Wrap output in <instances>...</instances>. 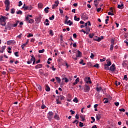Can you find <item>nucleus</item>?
Returning <instances> with one entry per match:
<instances>
[{"label": "nucleus", "mask_w": 128, "mask_h": 128, "mask_svg": "<svg viewBox=\"0 0 128 128\" xmlns=\"http://www.w3.org/2000/svg\"><path fill=\"white\" fill-rule=\"evenodd\" d=\"M4 4L6 6H10V0H5Z\"/></svg>", "instance_id": "17"}, {"label": "nucleus", "mask_w": 128, "mask_h": 128, "mask_svg": "<svg viewBox=\"0 0 128 128\" xmlns=\"http://www.w3.org/2000/svg\"><path fill=\"white\" fill-rule=\"evenodd\" d=\"M54 116V114L52 113V112H50L48 114V118L50 120Z\"/></svg>", "instance_id": "6"}, {"label": "nucleus", "mask_w": 128, "mask_h": 128, "mask_svg": "<svg viewBox=\"0 0 128 128\" xmlns=\"http://www.w3.org/2000/svg\"><path fill=\"white\" fill-rule=\"evenodd\" d=\"M94 6H98V0H95L94 1Z\"/></svg>", "instance_id": "43"}, {"label": "nucleus", "mask_w": 128, "mask_h": 128, "mask_svg": "<svg viewBox=\"0 0 128 128\" xmlns=\"http://www.w3.org/2000/svg\"><path fill=\"white\" fill-rule=\"evenodd\" d=\"M91 119L92 121H91V124H92L93 122H96V119L94 117H91Z\"/></svg>", "instance_id": "39"}, {"label": "nucleus", "mask_w": 128, "mask_h": 128, "mask_svg": "<svg viewBox=\"0 0 128 128\" xmlns=\"http://www.w3.org/2000/svg\"><path fill=\"white\" fill-rule=\"evenodd\" d=\"M49 20H54V16L52 15L51 17H50Z\"/></svg>", "instance_id": "36"}, {"label": "nucleus", "mask_w": 128, "mask_h": 128, "mask_svg": "<svg viewBox=\"0 0 128 128\" xmlns=\"http://www.w3.org/2000/svg\"><path fill=\"white\" fill-rule=\"evenodd\" d=\"M122 65L124 68H126V66H128V64L126 63V61H124L122 62Z\"/></svg>", "instance_id": "20"}, {"label": "nucleus", "mask_w": 128, "mask_h": 128, "mask_svg": "<svg viewBox=\"0 0 128 128\" xmlns=\"http://www.w3.org/2000/svg\"><path fill=\"white\" fill-rule=\"evenodd\" d=\"M14 55L16 56H18V52H16L14 53Z\"/></svg>", "instance_id": "62"}, {"label": "nucleus", "mask_w": 128, "mask_h": 128, "mask_svg": "<svg viewBox=\"0 0 128 128\" xmlns=\"http://www.w3.org/2000/svg\"><path fill=\"white\" fill-rule=\"evenodd\" d=\"M38 6L39 8H42V4L39 3L38 4Z\"/></svg>", "instance_id": "38"}, {"label": "nucleus", "mask_w": 128, "mask_h": 128, "mask_svg": "<svg viewBox=\"0 0 128 128\" xmlns=\"http://www.w3.org/2000/svg\"><path fill=\"white\" fill-rule=\"evenodd\" d=\"M54 4H55L52 6V8L53 10H54V8H56L58 6V4H60V2H58V0H57L54 2Z\"/></svg>", "instance_id": "7"}, {"label": "nucleus", "mask_w": 128, "mask_h": 128, "mask_svg": "<svg viewBox=\"0 0 128 128\" xmlns=\"http://www.w3.org/2000/svg\"><path fill=\"white\" fill-rule=\"evenodd\" d=\"M70 112H71V114H74V111L72 110H70Z\"/></svg>", "instance_id": "61"}, {"label": "nucleus", "mask_w": 128, "mask_h": 128, "mask_svg": "<svg viewBox=\"0 0 128 128\" xmlns=\"http://www.w3.org/2000/svg\"><path fill=\"white\" fill-rule=\"evenodd\" d=\"M88 36H89V38H94V34L92 33L91 34H90Z\"/></svg>", "instance_id": "31"}, {"label": "nucleus", "mask_w": 128, "mask_h": 128, "mask_svg": "<svg viewBox=\"0 0 128 128\" xmlns=\"http://www.w3.org/2000/svg\"><path fill=\"white\" fill-rule=\"evenodd\" d=\"M119 110H120V112H126V110H124V108H122L121 109H119Z\"/></svg>", "instance_id": "57"}, {"label": "nucleus", "mask_w": 128, "mask_h": 128, "mask_svg": "<svg viewBox=\"0 0 128 128\" xmlns=\"http://www.w3.org/2000/svg\"><path fill=\"white\" fill-rule=\"evenodd\" d=\"M74 20H76V22H78L80 20V18H77L76 16H74Z\"/></svg>", "instance_id": "32"}, {"label": "nucleus", "mask_w": 128, "mask_h": 128, "mask_svg": "<svg viewBox=\"0 0 128 128\" xmlns=\"http://www.w3.org/2000/svg\"><path fill=\"white\" fill-rule=\"evenodd\" d=\"M12 28L13 27L12 24H8V26L6 28V30H12Z\"/></svg>", "instance_id": "10"}, {"label": "nucleus", "mask_w": 128, "mask_h": 128, "mask_svg": "<svg viewBox=\"0 0 128 128\" xmlns=\"http://www.w3.org/2000/svg\"><path fill=\"white\" fill-rule=\"evenodd\" d=\"M123 80H128V76L124 75Z\"/></svg>", "instance_id": "44"}, {"label": "nucleus", "mask_w": 128, "mask_h": 128, "mask_svg": "<svg viewBox=\"0 0 128 128\" xmlns=\"http://www.w3.org/2000/svg\"><path fill=\"white\" fill-rule=\"evenodd\" d=\"M96 120H100V114L96 115Z\"/></svg>", "instance_id": "33"}, {"label": "nucleus", "mask_w": 128, "mask_h": 128, "mask_svg": "<svg viewBox=\"0 0 128 128\" xmlns=\"http://www.w3.org/2000/svg\"><path fill=\"white\" fill-rule=\"evenodd\" d=\"M96 90L98 92H102V86H96Z\"/></svg>", "instance_id": "13"}, {"label": "nucleus", "mask_w": 128, "mask_h": 128, "mask_svg": "<svg viewBox=\"0 0 128 128\" xmlns=\"http://www.w3.org/2000/svg\"><path fill=\"white\" fill-rule=\"evenodd\" d=\"M106 66H112V62L110 60H106Z\"/></svg>", "instance_id": "14"}, {"label": "nucleus", "mask_w": 128, "mask_h": 128, "mask_svg": "<svg viewBox=\"0 0 128 128\" xmlns=\"http://www.w3.org/2000/svg\"><path fill=\"white\" fill-rule=\"evenodd\" d=\"M80 64H82V66L86 65V63H84V60H82L81 62H80Z\"/></svg>", "instance_id": "42"}, {"label": "nucleus", "mask_w": 128, "mask_h": 128, "mask_svg": "<svg viewBox=\"0 0 128 128\" xmlns=\"http://www.w3.org/2000/svg\"><path fill=\"white\" fill-rule=\"evenodd\" d=\"M94 68H100V65H98V64H94Z\"/></svg>", "instance_id": "46"}, {"label": "nucleus", "mask_w": 128, "mask_h": 128, "mask_svg": "<svg viewBox=\"0 0 128 128\" xmlns=\"http://www.w3.org/2000/svg\"><path fill=\"white\" fill-rule=\"evenodd\" d=\"M59 98L61 100H64V97L63 96H60Z\"/></svg>", "instance_id": "49"}, {"label": "nucleus", "mask_w": 128, "mask_h": 128, "mask_svg": "<svg viewBox=\"0 0 128 128\" xmlns=\"http://www.w3.org/2000/svg\"><path fill=\"white\" fill-rule=\"evenodd\" d=\"M50 34L51 36H54V32H52V30H50Z\"/></svg>", "instance_id": "63"}, {"label": "nucleus", "mask_w": 128, "mask_h": 128, "mask_svg": "<svg viewBox=\"0 0 128 128\" xmlns=\"http://www.w3.org/2000/svg\"><path fill=\"white\" fill-rule=\"evenodd\" d=\"M82 20H88V15H86V13H83L82 15Z\"/></svg>", "instance_id": "8"}, {"label": "nucleus", "mask_w": 128, "mask_h": 128, "mask_svg": "<svg viewBox=\"0 0 128 128\" xmlns=\"http://www.w3.org/2000/svg\"><path fill=\"white\" fill-rule=\"evenodd\" d=\"M46 92H50V86H46Z\"/></svg>", "instance_id": "29"}, {"label": "nucleus", "mask_w": 128, "mask_h": 128, "mask_svg": "<svg viewBox=\"0 0 128 128\" xmlns=\"http://www.w3.org/2000/svg\"><path fill=\"white\" fill-rule=\"evenodd\" d=\"M6 48V46H2V47L0 48V52L1 54H2L4 52V50Z\"/></svg>", "instance_id": "12"}, {"label": "nucleus", "mask_w": 128, "mask_h": 128, "mask_svg": "<svg viewBox=\"0 0 128 128\" xmlns=\"http://www.w3.org/2000/svg\"><path fill=\"white\" fill-rule=\"evenodd\" d=\"M116 64H114L110 68L109 70H110V72H116Z\"/></svg>", "instance_id": "5"}, {"label": "nucleus", "mask_w": 128, "mask_h": 128, "mask_svg": "<svg viewBox=\"0 0 128 128\" xmlns=\"http://www.w3.org/2000/svg\"><path fill=\"white\" fill-rule=\"evenodd\" d=\"M104 104H108V100L106 98L104 99Z\"/></svg>", "instance_id": "34"}, {"label": "nucleus", "mask_w": 128, "mask_h": 128, "mask_svg": "<svg viewBox=\"0 0 128 128\" xmlns=\"http://www.w3.org/2000/svg\"><path fill=\"white\" fill-rule=\"evenodd\" d=\"M102 40V38H98L96 40L97 42H100V40Z\"/></svg>", "instance_id": "59"}, {"label": "nucleus", "mask_w": 128, "mask_h": 128, "mask_svg": "<svg viewBox=\"0 0 128 128\" xmlns=\"http://www.w3.org/2000/svg\"><path fill=\"white\" fill-rule=\"evenodd\" d=\"M46 108V106L44 104H42V105L41 108L42 110H44V108Z\"/></svg>", "instance_id": "52"}, {"label": "nucleus", "mask_w": 128, "mask_h": 128, "mask_svg": "<svg viewBox=\"0 0 128 128\" xmlns=\"http://www.w3.org/2000/svg\"><path fill=\"white\" fill-rule=\"evenodd\" d=\"M84 92H88L90 90V88L88 84H85L84 88Z\"/></svg>", "instance_id": "2"}, {"label": "nucleus", "mask_w": 128, "mask_h": 128, "mask_svg": "<svg viewBox=\"0 0 128 128\" xmlns=\"http://www.w3.org/2000/svg\"><path fill=\"white\" fill-rule=\"evenodd\" d=\"M26 22H28L29 24H34V19H32L28 18V16H26Z\"/></svg>", "instance_id": "4"}, {"label": "nucleus", "mask_w": 128, "mask_h": 128, "mask_svg": "<svg viewBox=\"0 0 128 128\" xmlns=\"http://www.w3.org/2000/svg\"><path fill=\"white\" fill-rule=\"evenodd\" d=\"M42 68V64H38L35 66V68Z\"/></svg>", "instance_id": "16"}, {"label": "nucleus", "mask_w": 128, "mask_h": 128, "mask_svg": "<svg viewBox=\"0 0 128 128\" xmlns=\"http://www.w3.org/2000/svg\"><path fill=\"white\" fill-rule=\"evenodd\" d=\"M36 88L38 90H40V92H42V86L38 84L36 86Z\"/></svg>", "instance_id": "25"}, {"label": "nucleus", "mask_w": 128, "mask_h": 128, "mask_svg": "<svg viewBox=\"0 0 128 128\" xmlns=\"http://www.w3.org/2000/svg\"><path fill=\"white\" fill-rule=\"evenodd\" d=\"M114 104H115V106H120V102H114Z\"/></svg>", "instance_id": "55"}, {"label": "nucleus", "mask_w": 128, "mask_h": 128, "mask_svg": "<svg viewBox=\"0 0 128 128\" xmlns=\"http://www.w3.org/2000/svg\"><path fill=\"white\" fill-rule=\"evenodd\" d=\"M65 24H68V26H72V22L69 20L67 22H66Z\"/></svg>", "instance_id": "19"}, {"label": "nucleus", "mask_w": 128, "mask_h": 128, "mask_svg": "<svg viewBox=\"0 0 128 128\" xmlns=\"http://www.w3.org/2000/svg\"><path fill=\"white\" fill-rule=\"evenodd\" d=\"M54 118H55V120H60V117H58V116L56 114V115L54 116Z\"/></svg>", "instance_id": "30"}, {"label": "nucleus", "mask_w": 128, "mask_h": 128, "mask_svg": "<svg viewBox=\"0 0 128 128\" xmlns=\"http://www.w3.org/2000/svg\"><path fill=\"white\" fill-rule=\"evenodd\" d=\"M86 84H92V80H90V78L86 77Z\"/></svg>", "instance_id": "11"}, {"label": "nucleus", "mask_w": 128, "mask_h": 128, "mask_svg": "<svg viewBox=\"0 0 128 128\" xmlns=\"http://www.w3.org/2000/svg\"><path fill=\"white\" fill-rule=\"evenodd\" d=\"M80 118H81L82 122L84 121V120H85L84 116V115H80Z\"/></svg>", "instance_id": "26"}, {"label": "nucleus", "mask_w": 128, "mask_h": 128, "mask_svg": "<svg viewBox=\"0 0 128 128\" xmlns=\"http://www.w3.org/2000/svg\"><path fill=\"white\" fill-rule=\"evenodd\" d=\"M114 50V44H112L110 47V50Z\"/></svg>", "instance_id": "50"}, {"label": "nucleus", "mask_w": 128, "mask_h": 128, "mask_svg": "<svg viewBox=\"0 0 128 128\" xmlns=\"http://www.w3.org/2000/svg\"><path fill=\"white\" fill-rule=\"evenodd\" d=\"M6 6V12H8L10 10V6Z\"/></svg>", "instance_id": "45"}, {"label": "nucleus", "mask_w": 128, "mask_h": 128, "mask_svg": "<svg viewBox=\"0 0 128 128\" xmlns=\"http://www.w3.org/2000/svg\"><path fill=\"white\" fill-rule=\"evenodd\" d=\"M16 14H22V12L21 10H19L16 12Z\"/></svg>", "instance_id": "47"}, {"label": "nucleus", "mask_w": 128, "mask_h": 128, "mask_svg": "<svg viewBox=\"0 0 128 128\" xmlns=\"http://www.w3.org/2000/svg\"><path fill=\"white\" fill-rule=\"evenodd\" d=\"M26 6V4H24L22 8H24V10H28V6Z\"/></svg>", "instance_id": "24"}, {"label": "nucleus", "mask_w": 128, "mask_h": 128, "mask_svg": "<svg viewBox=\"0 0 128 128\" xmlns=\"http://www.w3.org/2000/svg\"><path fill=\"white\" fill-rule=\"evenodd\" d=\"M30 36H34V34H29L28 35V38H30Z\"/></svg>", "instance_id": "58"}, {"label": "nucleus", "mask_w": 128, "mask_h": 128, "mask_svg": "<svg viewBox=\"0 0 128 128\" xmlns=\"http://www.w3.org/2000/svg\"><path fill=\"white\" fill-rule=\"evenodd\" d=\"M82 58V53L80 50L78 51V53L76 54V58L74 57V56H72V58H74V60H78V58Z\"/></svg>", "instance_id": "3"}, {"label": "nucleus", "mask_w": 128, "mask_h": 128, "mask_svg": "<svg viewBox=\"0 0 128 128\" xmlns=\"http://www.w3.org/2000/svg\"><path fill=\"white\" fill-rule=\"evenodd\" d=\"M32 10V5L28 6V10Z\"/></svg>", "instance_id": "37"}, {"label": "nucleus", "mask_w": 128, "mask_h": 128, "mask_svg": "<svg viewBox=\"0 0 128 128\" xmlns=\"http://www.w3.org/2000/svg\"><path fill=\"white\" fill-rule=\"evenodd\" d=\"M73 124H78V120H75L73 122Z\"/></svg>", "instance_id": "56"}, {"label": "nucleus", "mask_w": 128, "mask_h": 128, "mask_svg": "<svg viewBox=\"0 0 128 128\" xmlns=\"http://www.w3.org/2000/svg\"><path fill=\"white\" fill-rule=\"evenodd\" d=\"M8 18V16H2L0 18V24L1 26H4L6 24V20Z\"/></svg>", "instance_id": "1"}, {"label": "nucleus", "mask_w": 128, "mask_h": 128, "mask_svg": "<svg viewBox=\"0 0 128 128\" xmlns=\"http://www.w3.org/2000/svg\"><path fill=\"white\" fill-rule=\"evenodd\" d=\"M90 58H92V60L94 59V55L92 53Z\"/></svg>", "instance_id": "54"}, {"label": "nucleus", "mask_w": 128, "mask_h": 128, "mask_svg": "<svg viewBox=\"0 0 128 128\" xmlns=\"http://www.w3.org/2000/svg\"><path fill=\"white\" fill-rule=\"evenodd\" d=\"M79 126H80V128H82V126H84V124H82V122H80Z\"/></svg>", "instance_id": "53"}, {"label": "nucleus", "mask_w": 128, "mask_h": 128, "mask_svg": "<svg viewBox=\"0 0 128 128\" xmlns=\"http://www.w3.org/2000/svg\"><path fill=\"white\" fill-rule=\"evenodd\" d=\"M39 54H42L43 52H44V49H42V50H38Z\"/></svg>", "instance_id": "41"}, {"label": "nucleus", "mask_w": 128, "mask_h": 128, "mask_svg": "<svg viewBox=\"0 0 128 128\" xmlns=\"http://www.w3.org/2000/svg\"><path fill=\"white\" fill-rule=\"evenodd\" d=\"M108 66H110L106 65V64H105L104 65V70H110V68H108Z\"/></svg>", "instance_id": "22"}, {"label": "nucleus", "mask_w": 128, "mask_h": 128, "mask_svg": "<svg viewBox=\"0 0 128 128\" xmlns=\"http://www.w3.org/2000/svg\"><path fill=\"white\" fill-rule=\"evenodd\" d=\"M18 6H22V1H20L18 2Z\"/></svg>", "instance_id": "51"}, {"label": "nucleus", "mask_w": 128, "mask_h": 128, "mask_svg": "<svg viewBox=\"0 0 128 128\" xmlns=\"http://www.w3.org/2000/svg\"><path fill=\"white\" fill-rule=\"evenodd\" d=\"M56 80L57 82H58V84L60 83V78H58V77H56Z\"/></svg>", "instance_id": "23"}, {"label": "nucleus", "mask_w": 128, "mask_h": 128, "mask_svg": "<svg viewBox=\"0 0 128 128\" xmlns=\"http://www.w3.org/2000/svg\"><path fill=\"white\" fill-rule=\"evenodd\" d=\"M18 22H20L18 21L16 24H12L13 28H16V26H17Z\"/></svg>", "instance_id": "35"}, {"label": "nucleus", "mask_w": 128, "mask_h": 128, "mask_svg": "<svg viewBox=\"0 0 128 128\" xmlns=\"http://www.w3.org/2000/svg\"><path fill=\"white\" fill-rule=\"evenodd\" d=\"M118 8H120V10H122L124 8V4H118Z\"/></svg>", "instance_id": "15"}, {"label": "nucleus", "mask_w": 128, "mask_h": 128, "mask_svg": "<svg viewBox=\"0 0 128 128\" xmlns=\"http://www.w3.org/2000/svg\"><path fill=\"white\" fill-rule=\"evenodd\" d=\"M108 16H114V13H112L111 12H108Z\"/></svg>", "instance_id": "60"}, {"label": "nucleus", "mask_w": 128, "mask_h": 128, "mask_svg": "<svg viewBox=\"0 0 128 128\" xmlns=\"http://www.w3.org/2000/svg\"><path fill=\"white\" fill-rule=\"evenodd\" d=\"M73 102H78V98H75L74 99Z\"/></svg>", "instance_id": "48"}, {"label": "nucleus", "mask_w": 128, "mask_h": 128, "mask_svg": "<svg viewBox=\"0 0 128 128\" xmlns=\"http://www.w3.org/2000/svg\"><path fill=\"white\" fill-rule=\"evenodd\" d=\"M44 24H46V26H50V24H48V19L46 20Z\"/></svg>", "instance_id": "28"}, {"label": "nucleus", "mask_w": 128, "mask_h": 128, "mask_svg": "<svg viewBox=\"0 0 128 128\" xmlns=\"http://www.w3.org/2000/svg\"><path fill=\"white\" fill-rule=\"evenodd\" d=\"M106 58H103L102 59H100V62H105Z\"/></svg>", "instance_id": "64"}, {"label": "nucleus", "mask_w": 128, "mask_h": 128, "mask_svg": "<svg viewBox=\"0 0 128 128\" xmlns=\"http://www.w3.org/2000/svg\"><path fill=\"white\" fill-rule=\"evenodd\" d=\"M28 44V42H26L25 44H24L22 45V50H24V46Z\"/></svg>", "instance_id": "21"}, {"label": "nucleus", "mask_w": 128, "mask_h": 128, "mask_svg": "<svg viewBox=\"0 0 128 128\" xmlns=\"http://www.w3.org/2000/svg\"><path fill=\"white\" fill-rule=\"evenodd\" d=\"M62 80H64L65 82H68V78H63Z\"/></svg>", "instance_id": "40"}, {"label": "nucleus", "mask_w": 128, "mask_h": 128, "mask_svg": "<svg viewBox=\"0 0 128 128\" xmlns=\"http://www.w3.org/2000/svg\"><path fill=\"white\" fill-rule=\"evenodd\" d=\"M40 20H42L41 16L36 17L35 19V21L36 22V24H40Z\"/></svg>", "instance_id": "9"}, {"label": "nucleus", "mask_w": 128, "mask_h": 128, "mask_svg": "<svg viewBox=\"0 0 128 128\" xmlns=\"http://www.w3.org/2000/svg\"><path fill=\"white\" fill-rule=\"evenodd\" d=\"M48 10H50V8L46 7V8H44V12L46 14H48Z\"/></svg>", "instance_id": "27"}, {"label": "nucleus", "mask_w": 128, "mask_h": 128, "mask_svg": "<svg viewBox=\"0 0 128 128\" xmlns=\"http://www.w3.org/2000/svg\"><path fill=\"white\" fill-rule=\"evenodd\" d=\"M34 60H36V58H31L30 60H29L28 62H27V64H32V62Z\"/></svg>", "instance_id": "18"}]
</instances>
